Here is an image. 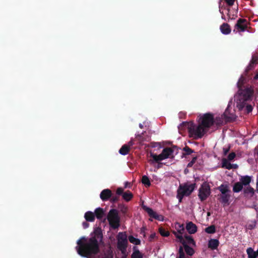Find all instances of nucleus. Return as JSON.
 I'll return each mask as SVG.
<instances>
[{
    "instance_id": "nucleus-1",
    "label": "nucleus",
    "mask_w": 258,
    "mask_h": 258,
    "mask_svg": "<svg viewBox=\"0 0 258 258\" xmlns=\"http://www.w3.org/2000/svg\"><path fill=\"white\" fill-rule=\"evenodd\" d=\"M102 240L100 228L95 229L90 238L84 237L78 240L76 248L78 253L87 258H100L99 253V243Z\"/></svg>"
},
{
    "instance_id": "nucleus-2",
    "label": "nucleus",
    "mask_w": 258,
    "mask_h": 258,
    "mask_svg": "<svg viewBox=\"0 0 258 258\" xmlns=\"http://www.w3.org/2000/svg\"><path fill=\"white\" fill-rule=\"evenodd\" d=\"M245 82V79L241 76L237 82V86L239 90L234 96V103L239 110H241L245 106L247 113L250 112L252 110V107L250 105H247V101L251 99L253 94V89L251 87H244L242 85Z\"/></svg>"
},
{
    "instance_id": "nucleus-3",
    "label": "nucleus",
    "mask_w": 258,
    "mask_h": 258,
    "mask_svg": "<svg viewBox=\"0 0 258 258\" xmlns=\"http://www.w3.org/2000/svg\"><path fill=\"white\" fill-rule=\"evenodd\" d=\"M178 128L179 131L187 130L189 136L195 139L202 138L206 132L199 122L197 125L192 122H183L178 126Z\"/></svg>"
},
{
    "instance_id": "nucleus-4",
    "label": "nucleus",
    "mask_w": 258,
    "mask_h": 258,
    "mask_svg": "<svg viewBox=\"0 0 258 258\" xmlns=\"http://www.w3.org/2000/svg\"><path fill=\"white\" fill-rule=\"evenodd\" d=\"M214 122L217 124H220L223 122L222 118L217 117L214 118L212 114L206 113L201 115L199 120V122L202 125L206 132Z\"/></svg>"
},
{
    "instance_id": "nucleus-5",
    "label": "nucleus",
    "mask_w": 258,
    "mask_h": 258,
    "mask_svg": "<svg viewBox=\"0 0 258 258\" xmlns=\"http://www.w3.org/2000/svg\"><path fill=\"white\" fill-rule=\"evenodd\" d=\"M218 189L221 192L220 201L224 206L229 205L230 203V191L228 186L225 184H222L218 187Z\"/></svg>"
},
{
    "instance_id": "nucleus-6",
    "label": "nucleus",
    "mask_w": 258,
    "mask_h": 258,
    "mask_svg": "<svg viewBox=\"0 0 258 258\" xmlns=\"http://www.w3.org/2000/svg\"><path fill=\"white\" fill-rule=\"evenodd\" d=\"M195 188V184L186 183L183 185H180L177 191V198L179 202H181L182 198L184 196L189 195Z\"/></svg>"
},
{
    "instance_id": "nucleus-7",
    "label": "nucleus",
    "mask_w": 258,
    "mask_h": 258,
    "mask_svg": "<svg viewBox=\"0 0 258 258\" xmlns=\"http://www.w3.org/2000/svg\"><path fill=\"white\" fill-rule=\"evenodd\" d=\"M107 220L110 225L114 229L119 226L120 218L118 216V212L115 209H111L107 215Z\"/></svg>"
},
{
    "instance_id": "nucleus-8",
    "label": "nucleus",
    "mask_w": 258,
    "mask_h": 258,
    "mask_svg": "<svg viewBox=\"0 0 258 258\" xmlns=\"http://www.w3.org/2000/svg\"><path fill=\"white\" fill-rule=\"evenodd\" d=\"M173 151L170 148H167L164 149L161 154L159 155H157L150 153V156L153 158V160H149V162L151 163H153L154 161L157 162L161 161L168 158H170L172 156Z\"/></svg>"
},
{
    "instance_id": "nucleus-9",
    "label": "nucleus",
    "mask_w": 258,
    "mask_h": 258,
    "mask_svg": "<svg viewBox=\"0 0 258 258\" xmlns=\"http://www.w3.org/2000/svg\"><path fill=\"white\" fill-rule=\"evenodd\" d=\"M127 243L126 235L124 233H119L117 236V248L121 252L126 251Z\"/></svg>"
},
{
    "instance_id": "nucleus-10",
    "label": "nucleus",
    "mask_w": 258,
    "mask_h": 258,
    "mask_svg": "<svg viewBox=\"0 0 258 258\" xmlns=\"http://www.w3.org/2000/svg\"><path fill=\"white\" fill-rule=\"evenodd\" d=\"M210 194V188L207 183H203L199 189V197L201 201L206 200Z\"/></svg>"
},
{
    "instance_id": "nucleus-11",
    "label": "nucleus",
    "mask_w": 258,
    "mask_h": 258,
    "mask_svg": "<svg viewBox=\"0 0 258 258\" xmlns=\"http://www.w3.org/2000/svg\"><path fill=\"white\" fill-rule=\"evenodd\" d=\"M232 101L229 102L228 105L224 113V116L228 120H234L236 118L235 110L232 107Z\"/></svg>"
},
{
    "instance_id": "nucleus-12",
    "label": "nucleus",
    "mask_w": 258,
    "mask_h": 258,
    "mask_svg": "<svg viewBox=\"0 0 258 258\" xmlns=\"http://www.w3.org/2000/svg\"><path fill=\"white\" fill-rule=\"evenodd\" d=\"M175 236L178 239L179 241L183 244V245H187V244L194 245V241L189 235H184L177 234L175 233Z\"/></svg>"
},
{
    "instance_id": "nucleus-13",
    "label": "nucleus",
    "mask_w": 258,
    "mask_h": 258,
    "mask_svg": "<svg viewBox=\"0 0 258 258\" xmlns=\"http://www.w3.org/2000/svg\"><path fill=\"white\" fill-rule=\"evenodd\" d=\"M247 22L245 19H239L235 26L234 32H241L246 30Z\"/></svg>"
},
{
    "instance_id": "nucleus-14",
    "label": "nucleus",
    "mask_w": 258,
    "mask_h": 258,
    "mask_svg": "<svg viewBox=\"0 0 258 258\" xmlns=\"http://www.w3.org/2000/svg\"><path fill=\"white\" fill-rule=\"evenodd\" d=\"M143 208L148 213V214L151 217L153 218L160 221H162L164 220V218L161 215H159L156 212H154L151 208L147 207L146 206H144Z\"/></svg>"
},
{
    "instance_id": "nucleus-15",
    "label": "nucleus",
    "mask_w": 258,
    "mask_h": 258,
    "mask_svg": "<svg viewBox=\"0 0 258 258\" xmlns=\"http://www.w3.org/2000/svg\"><path fill=\"white\" fill-rule=\"evenodd\" d=\"M133 144L134 143L133 141H130L128 143V145H124L122 146L119 151V153L122 155H126L129 151L130 147L133 146Z\"/></svg>"
},
{
    "instance_id": "nucleus-16",
    "label": "nucleus",
    "mask_w": 258,
    "mask_h": 258,
    "mask_svg": "<svg viewBox=\"0 0 258 258\" xmlns=\"http://www.w3.org/2000/svg\"><path fill=\"white\" fill-rule=\"evenodd\" d=\"M111 191L110 189H105L100 193V197L102 200L106 201L111 196Z\"/></svg>"
},
{
    "instance_id": "nucleus-17",
    "label": "nucleus",
    "mask_w": 258,
    "mask_h": 258,
    "mask_svg": "<svg viewBox=\"0 0 258 258\" xmlns=\"http://www.w3.org/2000/svg\"><path fill=\"white\" fill-rule=\"evenodd\" d=\"M219 244L218 240L216 239H211L208 242V247L212 250L217 249Z\"/></svg>"
},
{
    "instance_id": "nucleus-18",
    "label": "nucleus",
    "mask_w": 258,
    "mask_h": 258,
    "mask_svg": "<svg viewBox=\"0 0 258 258\" xmlns=\"http://www.w3.org/2000/svg\"><path fill=\"white\" fill-rule=\"evenodd\" d=\"M222 166L226 169H230L232 168H236L237 166L236 165H232L227 159H223L222 161Z\"/></svg>"
},
{
    "instance_id": "nucleus-19",
    "label": "nucleus",
    "mask_w": 258,
    "mask_h": 258,
    "mask_svg": "<svg viewBox=\"0 0 258 258\" xmlns=\"http://www.w3.org/2000/svg\"><path fill=\"white\" fill-rule=\"evenodd\" d=\"M186 228L188 232L190 234L195 233L197 230L196 225L192 222L188 223L186 225Z\"/></svg>"
},
{
    "instance_id": "nucleus-20",
    "label": "nucleus",
    "mask_w": 258,
    "mask_h": 258,
    "mask_svg": "<svg viewBox=\"0 0 258 258\" xmlns=\"http://www.w3.org/2000/svg\"><path fill=\"white\" fill-rule=\"evenodd\" d=\"M220 30L222 33L225 35L229 34L231 32V29L229 26L226 23H224L221 26Z\"/></svg>"
},
{
    "instance_id": "nucleus-21",
    "label": "nucleus",
    "mask_w": 258,
    "mask_h": 258,
    "mask_svg": "<svg viewBox=\"0 0 258 258\" xmlns=\"http://www.w3.org/2000/svg\"><path fill=\"white\" fill-rule=\"evenodd\" d=\"M251 178L249 176H241L240 178V181L243 185H248L250 182Z\"/></svg>"
},
{
    "instance_id": "nucleus-22",
    "label": "nucleus",
    "mask_w": 258,
    "mask_h": 258,
    "mask_svg": "<svg viewBox=\"0 0 258 258\" xmlns=\"http://www.w3.org/2000/svg\"><path fill=\"white\" fill-rule=\"evenodd\" d=\"M175 228L177 230V232H174V233L177 234L182 235L183 231H184L183 225L180 223H177L175 224Z\"/></svg>"
},
{
    "instance_id": "nucleus-23",
    "label": "nucleus",
    "mask_w": 258,
    "mask_h": 258,
    "mask_svg": "<svg viewBox=\"0 0 258 258\" xmlns=\"http://www.w3.org/2000/svg\"><path fill=\"white\" fill-rule=\"evenodd\" d=\"M133 250L134 251L132 255V258H143V254L136 246L134 247Z\"/></svg>"
},
{
    "instance_id": "nucleus-24",
    "label": "nucleus",
    "mask_w": 258,
    "mask_h": 258,
    "mask_svg": "<svg viewBox=\"0 0 258 258\" xmlns=\"http://www.w3.org/2000/svg\"><path fill=\"white\" fill-rule=\"evenodd\" d=\"M85 218L89 222H93L95 219V214L90 211L86 212L85 214Z\"/></svg>"
},
{
    "instance_id": "nucleus-25",
    "label": "nucleus",
    "mask_w": 258,
    "mask_h": 258,
    "mask_svg": "<svg viewBox=\"0 0 258 258\" xmlns=\"http://www.w3.org/2000/svg\"><path fill=\"white\" fill-rule=\"evenodd\" d=\"M102 258H113V251L110 247L104 251Z\"/></svg>"
},
{
    "instance_id": "nucleus-26",
    "label": "nucleus",
    "mask_w": 258,
    "mask_h": 258,
    "mask_svg": "<svg viewBox=\"0 0 258 258\" xmlns=\"http://www.w3.org/2000/svg\"><path fill=\"white\" fill-rule=\"evenodd\" d=\"M95 214L97 219H101L103 217L104 212L101 208H98L95 211Z\"/></svg>"
},
{
    "instance_id": "nucleus-27",
    "label": "nucleus",
    "mask_w": 258,
    "mask_h": 258,
    "mask_svg": "<svg viewBox=\"0 0 258 258\" xmlns=\"http://www.w3.org/2000/svg\"><path fill=\"white\" fill-rule=\"evenodd\" d=\"M246 252L248 255V258H256L257 256L256 252L251 247L247 249Z\"/></svg>"
},
{
    "instance_id": "nucleus-28",
    "label": "nucleus",
    "mask_w": 258,
    "mask_h": 258,
    "mask_svg": "<svg viewBox=\"0 0 258 258\" xmlns=\"http://www.w3.org/2000/svg\"><path fill=\"white\" fill-rule=\"evenodd\" d=\"M243 188V185L241 182H238L234 184L233 190L235 192H239Z\"/></svg>"
},
{
    "instance_id": "nucleus-29",
    "label": "nucleus",
    "mask_w": 258,
    "mask_h": 258,
    "mask_svg": "<svg viewBox=\"0 0 258 258\" xmlns=\"http://www.w3.org/2000/svg\"><path fill=\"white\" fill-rule=\"evenodd\" d=\"M128 240L131 243L135 245H139L141 243V241L139 239L133 236H130L128 237Z\"/></svg>"
},
{
    "instance_id": "nucleus-30",
    "label": "nucleus",
    "mask_w": 258,
    "mask_h": 258,
    "mask_svg": "<svg viewBox=\"0 0 258 258\" xmlns=\"http://www.w3.org/2000/svg\"><path fill=\"white\" fill-rule=\"evenodd\" d=\"M122 197L124 200L128 201L133 198V195L131 192L127 191L122 194Z\"/></svg>"
},
{
    "instance_id": "nucleus-31",
    "label": "nucleus",
    "mask_w": 258,
    "mask_h": 258,
    "mask_svg": "<svg viewBox=\"0 0 258 258\" xmlns=\"http://www.w3.org/2000/svg\"><path fill=\"white\" fill-rule=\"evenodd\" d=\"M142 183L147 186H149L151 184L149 178L146 175H144L142 179Z\"/></svg>"
},
{
    "instance_id": "nucleus-32",
    "label": "nucleus",
    "mask_w": 258,
    "mask_h": 258,
    "mask_svg": "<svg viewBox=\"0 0 258 258\" xmlns=\"http://www.w3.org/2000/svg\"><path fill=\"white\" fill-rule=\"evenodd\" d=\"M205 231L209 234L214 233L216 231L215 227L214 225H211L205 229Z\"/></svg>"
},
{
    "instance_id": "nucleus-33",
    "label": "nucleus",
    "mask_w": 258,
    "mask_h": 258,
    "mask_svg": "<svg viewBox=\"0 0 258 258\" xmlns=\"http://www.w3.org/2000/svg\"><path fill=\"white\" fill-rule=\"evenodd\" d=\"M159 232L162 236L167 237L169 235V232L162 227L159 228Z\"/></svg>"
},
{
    "instance_id": "nucleus-34",
    "label": "nucleus",
    "mask_w": 258,
    "mask_h": 258,
    "mask_svg": "<svg viewBox=\"0 0 258 258\" xmlns=\"http://www.w3.org/2000/svg\"><path fill=\"white\" fill-rule=\"evenodd\" d=\"M185 252L189 255H192L194 253V249L187 245H184Z\"/></svg>"
},
{
    "instance_id": "nucleus-35",
    "label": "nucleus",
    "mask_w": 258,
    "mask_h": 258,
    "mask_svg": "<svg viewBox=\"0 0 258 258\" xmlns=\"http://www.w3.org/2000/svg\"><path fill=\"white\" fill-rule=\"evenodd\" d=\"M177 258H186V255L184 253L182 247H180L179 249V255Z\"/></svg>"
},
{
    "instance_id": "nucleus-36",
    "label": "nucleus",
    "mask_w": 258,
    "mask_h": 258,
    "mask_svg": "<svg viewBox=\"0 0 258 258\" xmlns=\"http://www.w3.org/2000/svg\"><path fill=\"white\" fill-rule=\"evenodd\" d=\"M245 193L249 194L250 195H252L254 193V190L250 187H248L245 190Z\"/></svg>"
},
{
    "instance_id": "nucleus-37",
    "label": "nucleus",
    "mask_w": 258,
    "mask_h": 258,
    "mask_svg": "<svg viewBox=\"0 0 258 258\" xmlns=\"http://www.w3.org/2000/svg\"><path fill=\"white\" fill-rule=\"evenodd\" d=\"M235 157V154L233 152L231 153L228 156V160L231 161Z\"/></svg>"
},
{
    "instance_id": "nucleus-38",
    "label": "nucleus",
    "mask_w": 258,
    "mask_h": 258,
    "mask_svg": "<svg viewBox=\"0 0 258 258\" xmlns=\"http://www.w3.org/2000/svg\"><path fill=\"white\" fill-rule=\"evenodd\" d=\"M123 188L121 187H118L116 190V194L118 195L123 194Z\"/></svg>"
},
{
    "instance_id": "nucleus-39",
    "label": "nucleus",
    "mask_w": 258,
    "mask_h": 258,
    "mask_svg": "<svg viewBox=\"0 0 258 258\" xmlns=\"http://www.w3.org/2000/svg\"><path fill=\"white\" fill-rule=\"evenodd\" d=\"M255 226V223L254 222H252L251 224H249L247 225V227L249 229H253Z\"/></svg>"
},
{
    "instance_id": "nucleus-40",
    "label": "nucleus",
    "mask_w": 258,
    "mask_h": 258,
    "mask_svg": "<svg viewBox=\"0 0 258 258\" xmlns=\"http://www.w3.org/2000/svg\"><path fill=\"white\" fill-rule=\"evenodd\" d=\"M256 60H257V58H252L250 64L248 67V69H250V68L252 66V64L255 63L256 62Z\"/></svg>"
},
{
    "instance_id": "nucleus-41",
    "label": "nucleus",
    "mask_w": 258,
    "mask_h": 258,
    "mask_svg": "<svg viewBox=\"0 0 258 258\" xmlns=\"http://www.w3.org/2000/svg\"><path fill=\"white\" fill-rule=\"evenodd\" d=\"M184 150L186 152V154H190V153H191L192 152V151L190 148H189L188 147H185L184 149Z\"/></svg>"
},
{
    "instance_id": "nucleus-42",
    "label": "nucleus",
    "mask_w": 258,
    "mask_h": 258,
    "mask_svg": "<svg viewBox=\"0 0 258 258\" xmlns=\"http://www.w3.org/2000/svg\"><path fill=\"white\" fill-rule=\"evenodd\" d=\"M227 4L229 6H232L233 5L235 0H225Z\"/></svg>"
},
{
    "instance_id": "nucleus-43",
    "label": "nucleus",
    "mask_w": 258,
    "mask_h": 258,
    "mask_svg": "<svg viewBox=\"0 0 258 258\" xmlns=\"http://www.w3.org/2000/svg\"><path fill=\"white\" fill-rule=\"evenodd\" d=\"M83 226L84 228H87L88 227L89 224L87 222H84L83 223Z\"/></svg>"
},
{
    "instance_id": "nucleus-44",
    "label": "nucleus",
    "mask_w": 258,
    "mask_h": 258,
    "mask_svg": "<svg viewBox=\"0 0 258 258\" xmlns=\"http://www.w3.org/2000/svg\"><path fill=\"white\" fill-rule=\"evenodd\" d=\"M223 150H224V152L225 154H226L228 152V149H224Z\"/></svg>"
},
{
    "instance_id": "nucleus-45",
    "label": "nucleus",
    "mask_w": 258,
    "mask_h": 258,
    "mask_svg": "<svg viewBox=\"0 0 258 258\" xmlns=\"http://www.w3.org/2000/svg\"><path fill=\"white\" fill-rule=\"evenodd\" d=\"M128 184H129V183H128V182H125V183H124V186H125V188H126V187H128Z\"/></svg>"
},
{
    "instance_id": "nucleus-46",
    "label": "nucleus",
    "mask_w": 258,
    "mask_h": 258,
    "mask_svg": "<svg viewBox=\"0 0 258 258\" xmlns=\"http://www.w3.org/2000/svg\"><path fill=\"white\" fill-rule=\"evenodd\" d=\"M254 79L255 80L258 79V73L254 76Z\"/></svg>"
},
{
    "instance_id": "nucleus-47",
    "label": "nucleus",
    "mask_w": 258,
    "mask_h": 258,
    "mask_svg": "<svg viewBox=\"0 0 258 258\" xmlns=\"http://www.w3.org/2000/svg\"><path fill=\"white\" fill-rule=\"evenodd\" d=\"M139 126H140V128H142L143 127V125L142 124H141V123H140L139 124Z\"/></svg>"
},
{
    "instance_id": "nucleus-48",
    "label": "nucleus",
    "mask_w": 258,
    "mask_h": 258,
    "mask_svg": "<svg viewBox=\"0 0 258 258\" xmlns=\"http://www.w3.org/2000/svg\"><path fill=\"white\" fill-rule=\"evenodd\" d=\"M155 236V234H152L151 235V238H153Z\"/></svg>"
},
{
    "instance_id": "nucleus-49",
    "label": "nucleus",
    "mask_w": 258,
    "mask_h": 258,
    "mask_svg": "<svg viewBox=\"0 0 258 258\" xmlns=\"http://www.w3.org/2000/svg\"><path fill=\"white\" fill-rule=\"evenodd\" d=\"M256 255L258 256V249L257 250V251H256Z\"/></svg>"
}]
</instances>
